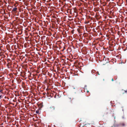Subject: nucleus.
<instances>
[{
    "instance_id": "4",
    "label": "nucleus",
    "mask_w": 127,
    "mask_h": 127,
    "mask_svg": "<svg viewBox=\"0 0 127 127\" xmlns=\"http://www.w3.org/2000/svg\"><path fill=\"white\" fill-rule=\"evenodd\" d=\"M36 113L38 114H39V110H37L36 111Z\"/></svg>"
},
{
    "instance_id": "8",
    "label": "nucleus",
    "mask_w": 127,
    "mask_h": 127,
    "mask_svg": "<svg viewBox=\"0 0 127 127\" xmlns=\"http://www.w3.org/2000/svg\"><path fill=\"white\" fill-rule=\"evenodd\" d=\"M2 97V95H0V99Z\"/></svg>"
},
{
    "instance_id": "9",
    "label": "nucleus",
    "mask_w": 127,
    "mask_h": 127,
    "mask_svg": "<svg viewBox=\"0 0 127 127\" xmlns=\"http://www.w3.org/2000/svg\"><path fill=\"white\" fill-rule=\"evenodd\" d=\"M87 92L88 93L89 92V91H87Z\"/></svg>"
},
{
    "instance_id": "12",
    "label": "nucleus",
    "mask_w": 127,
    "mask_h": 127,
    "mask_svg": "<svg viewBox=\"0 0 127 127\" xmlns=\"http://www.w3.org/2000/svg\"><path fill=\"white\" fill-rule=\"evenodd\" d=\"M0 106L1 107V105H0Z\"/></svg>"
},
{
    "instance_id": "11",
    "label": "nucleus",
    "mask_w": 127,
    "mask_h": 127,
    "mask_svg": "<svg viewBox=\"0 0 127 127\" xmlns=\"http://www.w3.org/2000/svg\"><path fill=\"white\" fill-rule=\"evenodd\" d=\"M73 89H75V88H73Z\"/></svg>"
},
{
    "instance_id": "10",
    "label": "nucleus",
    "mask_w": 127,
    "mask_h": 127,
    "mask_svg": "<svg viewBox=\"0 0 127 127\" xmlns=\"http://www.w3.org/2000/svg\"><path fill=\"white\" fill-rule=\"evenodd\" d=\"M0 61H1V59H0Z\"/></svg>"
},
{
    "instance_id": "1",
    "label": "nucleus",
    "mask_w": 127,
    "mask_h": 127,
    "mask_svg": "<svg viewBox=\"0 0 127 127\" xmlns=\"http://www.w3.org/2000/svg\"><path fill=\"white\" fill-rule=\"evenodd\" d=\"M55 107L54 106H51L50 108V111H53L55 109Z\"/></svg>"
},
{
    "instance_id": "6",
    "label": "nucleus",
    "mask_w": 127,
    "mask_h": 127,
    "mask_svg": "<svg viewBox=\"0 0 127 127\" xmlns=\"http://www.w3.org/2000/svg\"><path fill=\"white\" fill-rule=\"evenodd\" d=\"M111 80L112 81H114V79H113V78H112V79H111Z\"/></svg>"
},
{
    "instance_id": "2",
    "label": "nucleus",
    "mask_w": 127,
    "mask_h": 127,
    "mask_svg": "<svg viewBox=\"0 0 127 127\" xmlns=\"http://www.w3.org/2000/svg\"><path fill=\"white\" fill-rule=\"evenodd\" d=\"M121 126L123 127H124V126H125V124L124 123H120L119 125H117V126Z\"/></svg>"
},
{
    "instance_id": "7",
    "label": "nucleus",
    "mask_w": 127,
    "mask_h": 127,
    "mask_svg": "<svg viewBox=\"0 0 127 127\" xmlns=\"http://www.w3.org/2000/svg\"><path fill=\"white\" fill-rule=\"evenodd\" d=\"M114 79H115V80H116V79H117V77H116V78L115 77V78H114Z\"/></svg>"
},
{
    "instance_id": "5",
    "label": "nucleus",
    "mask_w": 127,
    "mask_h": 127,
    "mask_svg": "<svg viewBox=\"0 0 127 127\" xmlns=\"http://www.w3.org/2000/svg\"><path fill=\"white\" fill-rule=\"evenodd\" d=\"M96 74H98V75H99L100 74L99 73V72L98 71H97L96 72Z\"/></svg>"
},
{
    "instance_id": "3",
    "label": "nucleus",
    "mask_w": 127,
    "mask_h": 127,
    "mask_svg": "<svg viewBox=\"0 0 127 127\" xmlns=\"http://www.w3.org/2000/svg\"><path fill=\"white\" fill-rule=\"evenodd\" d=\"M17 10V8L16 7H15L13 8L12 10V12H15Z\"/></svg>"
}]
</instances>
